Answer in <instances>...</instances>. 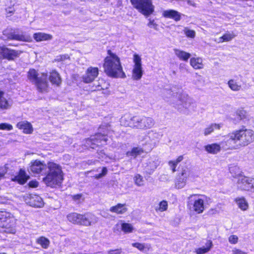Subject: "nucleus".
I'll use <instances>...</instances> for the list:
<instances>
[{"mask_svg":"<svg viewBox=\"0 0 254 254\" xmlns=\"http://www.w3.org/2000/svg\"><path fill=\"white\" fill-rule=\"evenodd\" d=\"M30 169L36 174H45L43 182L48 187L56 188L61 186L64 180V174L61 166L54 162L49 161L47 165L39 160L31 162Z\"/></svg>","mask_w":254,"mask_h":254,"instance_id":"obj_1","label":"nucleus"},{"mask_svg":"<svg viewBox=\"0 0 254 254\" xmlns=\"http://www.w3.org/2000/svg\"><path fill=\"white\" fill-rule=\"evenodd\" d=\"M228 136L229 140L226 141L227 149H238L254 142V130L245 126L233 130Z\"/></svg>","mask_w":254,"mask_h":254,"instance_id":"obj_2","label":"nucleus"},{"mask_svg":"<svg viewBox=\"0 0 254 254\" xmlns=\"http://www.w3.org/2000/svg\"><path fill=\"white\" fill-rule=\"evenodd\" d=\"M104 73L110 77L124 78L126 77L120 58L111 49L107 50V55L103 60Z\"/></svg>","mask_w":254,"mask_h":254,"instance_id":"obj_3","label":"nucleus"},{"mask_svg":"<svg viewBox=\"0 0 254 254\" xmlns=\"http://www.w3.org/2000/svg\"><path fill=\"white\" fill-rule=\"evenodd\" d=\"M122 126L142 130L152 128L154 125V120L150 117L143 116L141 118L129 114H125L120 120Z\"/></svg>","mask_w":254,"mask_h":254,"instance_id":"obj_4","label":"nucleus"},{"mask_svg":"<svg viewBox=\"0 0 254 254\" xmlns=\"http://www.w3.org/2000/svg\"><path fill=\"white\" fill-rule=\"evenodd\" d=\"M108 140L107 133L97 132L85 138L82 146L84 149L88 150L96 149L107 145Z\"/></svg>","mask_w":254,"mask_h":254,"instance_id":"obj_5","label":"nucleus"},{"mask_svg":"<svg viewBox=\"0 0 254 254\" xmlns=\"http://www.w3.org/2000/svg\"><path fill=\"white\" fill-rule=\"evenodd\" d=\"M108 140L107 133L97 132L85 138L82 146L84 149L88 150L96 149L107 145Z\"/></svg>","mask_w":254,"mask_h":254,"instance_id":"obj_6","label":"nucleus"},{"mask_svg":"<svg viewBox=\"0 0 254 254\" xmlns=\"http://www.w3.org/2000/svg\"><path fill=\"white\" fill-rule=\"evenodd\" d=\"M42 77H39L38 71L34 68H30L27 72L28 79L37 87L38 91L41 93L47 92L49 87L48 81L46 79V73H42Z\"/></svg>","mask_w":254,"mask_h":254,"instance_id":"obj_7","label":"nucleus"},{"mask_svg":"<svg viewBox=\"0 0 254 254\" xmlns=\"http://www.w3.org/2000/svg\"><path fill=\"white\" fill-rule=\"evenodd\" d=\"M16 219L10 212L3 210L0 211V228L7 233L14 234Z\"/></svg>","mask_w":254,"mask_h":254,"instance_id":"obj_8","label":"nucleus"},{"mask_svg":"<svg viewBox=\"0 0 254 254\" xmlns=\"http://www.w3.org/2000/svg\"><path fill=\"white\" fill-rule=\"evenodd\" d=\"M132 7L145 17L153 14L154 6L152 0H130Z\"/></svg>","mask_w":254,"mask_h":254,"instance_id":"obj_9","label":"nucleus"},{"mask_svg":"<svg viewBox=\"0 0 254 254\" xmlns=\"http://www.w3.org/2000/svg\"><path fill=\"white\" fill-rule=\"evenodd\" d=\"M22 52L11 49L5 45L0 46V59L7 61H15L18 59Z\"/></svg>","mask_w":254,"mask_h":254,"instance_id":"obj_10","label":"nucleus"},{"mask_svg":"<svg viewBox=\"0 0 254 254\" xmlns=\"http://www.w3.org/2000/svg\"><path fill=\"white\" fill-rule=\"evenodd\" d=\"M190 170L187 166L182 167L179 171L175 181V187L177 189L184 188L190 176Z\"/></svg>","mask_w":254,"mask_h":254,"instance_id":"obj_11","label":"nucleus"},{"mask_svg":"<svg viewBox=\"0 0 254 254\" xmlns=\"http://www.w3.org/2000/svg\"><path fill=\"white\" fill-rule=\"evenodd\" d=\"M188 208L196 214L202 213L205 210L204 200L202 198H194L192 202L190 200L187 202Z\"/></svg>","mask_w":254,"mask_h":254,"instance_id":"obj_12","label":"nucleus"},{"mask_svg":"<svg viewBox=\"0 0 254 254\" xmlns=\"http://www.w3.org/2000/svg\"><path fill=\"white\" fill-rule=\"evenodd\" d=\"M99 74V69L98 67L89 66L82 76V80L84 83H92L97 78Z\"/></svg>","mask_w":254,"mask_h":254,"instance_id":"obj_13","label":"nucleus"},{"mask_svg":"<svg viewBox=\"0 0 254 254\" xmlns=\"http://www.w3.org/2000/svg\"><path fill=\"white\" fill-rule=\"evenodd\" d=\"M4 35L8 40H16L18 41L27 42L28 38L23 34L17 33L15 30L11 29L9 32H5Z\"/></svg>","mask_w":254,"mask_h":254,"instance_id":"obj_14","label":"nucleus"},{"mask_svg":"<svg viewBox=\"0 0 254 254\" xmlns=\"http://www.w3.org/2000/svg\"><path fill=\"white\" fill-rule=\"evenodd\" d=\"M93 216H94V214L89 212H87L83 214H79L78 225L85 226H91L92 223Z\"/></svg>","mask_w":254,"mask_h":254,"instance_id":"obj_15","label":"nucleus"},{"mask_svg":"<svg viewBox=\"0 0 254 254\" xmlns=\"http://www.w3.org/2000/svg\"><path fill=\"white\" fill-rule=\"evenodd\" d=\"M234 118L232 120L235 122H239L244 120H249V115L248 112L245 110L244 107H240L234 113Z\"/></svg>","mask_w":254,"mask_h":254,"instance_id":"obj_16","label":"nucleus"},{"mask_svg":"<svg viewBox=\"0 0 254 254\" xmlns=\"http://www.w3.org/2000/svg\"><path fill=\"white\" fill-rule=\"evenodd\" d=\"M29 178V176L26 174L25 171L23 169H20L17 174L11 179V180L20 185H24Z\"/></svg>","mask_w":254,"mask_h":254,"instance_id":"obj_17","label":"nucleus"},{"mask_svg":"<svg viewBox=\"0 0 254 254\" xmlns=\"http://www.w3.org/2000/svg\"><path fill=\"white\" fill-rule=\"evenodd\" d=\"M16 127L19 129L22 130L23 132L25 134H31L33 131L31 124L27 121L18 122Z\"/></svg>","mask_w":254,"mask_h":254,"instance_id":"obj_18","label":"nucleus"},{"mask_svg":"<svg viewBox=\"0 0 254 254\" xmlns=\"http://www.w3.org/2000/svg\"><path fill=\"white\" fill-rule=\"evenodd\" d=\"M49 80L53 85L57 86L61 84L62 81L60 73L56 69H53L49 72Z\"/></svg>","mask_w":254,"mask_h":254,"instance_id":"obj_19","label":"nucleus"},{"mask_svg":"<svg viewBox=\"0 0 254 254\" xmlns=\"http://www.w3.org/2000/svg\"><path fill=\"white\" fill-rule=\"evenodd\" d=\"M162 16L165 18L173 19L175 21H179L181 19V14L174 9L164 10L162 13Z\"/></svg>","mask_w":254,"mask_h":254,"instance_id":"obj_20","label":"nucleus"},{"mask_svg":"<svg viewBox=\"0 0 254 254\" xmlns=\"http://www.w3.org/2000/svg\"><path fill=\"white\" fill-rule=\"evenodd\" d=\"M204 149L208 153L216 154L221 151V147L220 144L213 143L206 145L204 146Z\"/></svg>","mask_w":254,"mask_h":254,"instance_id":"obj_21","label":"nucleus"},{"mask_svg":"<svg viewBox=\"0 0 254 254\" xmlns=\"http://www.w3.org/2000/svg\"><path fill=\"white\" fill-rule=\"evenodd\" d=\"M190 65L194 69H201L204 67L203 60L199 57H192L190 59Z\"/></svg>","mask_w":254,"mask_h":254,"instance_id":"obj_22","label":"nucleus"},{"mask_svg":"<svg viewBox=\"0 0 254 254\" xmlns=\"http://www.w3.org/2000/svg\"><path fill=\"white\" fill-rule=\"evenodd\" d=\"M212 241L210 240H208L205 243V246H203L195 250L194 252L196 254H205L209 252L213 247Z\"/></svg>","mask_w":254,"mask_h":254,"instance_id":"obj_23","label":"nucleus"},{"mask_svg":"<svg viewBox=\"0 0 254 254\" xmlns=\"http://www.w3.org/2000/svg\"><path fill=\"white\" fill-rule=\"evenodd\" d=\"M127 210L126 206V204L118 203L115 206L110 208V211L112 212L116 213L118 214H123Z\"/></svg>","mask_w":254,"mask_h":254,"instance_id":"obj_24","label":"nucleus"},{"mask_svg":"<svg viewBox=\"0 0 254 254\" xmlns=\"http://www.w3.org/2000/svg\"><path fill=\"white\" fill-rule=\"evenodd\" d=\"M52 38V35L42 32H37L33 34V38L37 42L50 40Z\"/></svg>","mask_w":254,"mask_h":254,"instance_id":"obj_25","label":"nucleus"},{"mask_svg":"<svg viewBox=\"0 0 254 254\" xmlns=\"http://www.w3.org/2000/svg\"><path fill=\"white\" fill-rule=\"evenodd\" d=\"M4 93L0 89V109L7 110L11 107V103L6 98L3 97Z\"/></svg>","mask_w":254,"mask_h":254,"instance_id":"obj_26","label":"nucleus"},{"mask_svg":"<svg viewBox=\"0 0 254 254\" xmlns=\"http://www.w3.org/2000/svg\"><path fill=\"white\" fill-rule=\"evenodd\" d=\"M175 55L180 60L184 62H187L190 57V54L189 53L184 51L175 49L174 50Z\"/></svg>","mask_w":254,"mask_h":254,"instance_id":"obj_27","label":"nucleus"},{"mask_svg":"<svg viewBox=\"0 0 254 254\" xmlns=\"http://www.w3.org/2000/svg\"><path fill=\"white\" fill-rule=\"evenodd\" d=\"M221 127V124L212 123L204 129L203 134L205 136H207L212 133L215 129H220Z\"/></svg>","mask_w":254,"mask_h":254,"instance_id":"obj_28","label":"nucleus"},{"mask_svg":"<svg viewBox=\"0 0 254 254\" xmlns=\"http://www.w3.org/2000/svg\"><path fill=\"white\" fill-rule=\"evenodd\" d=\"M143 75L142 67L133 66L132 71V77L134 80L140 79Z\"/></svg>","mask_w":254,"mask_h":254,"instance_id":"obj_29","label":"nucleus"},{"mask_svg":"<svg viewBox=\"0 0 254 254\" xmlns=\"http://www.w3.org/2000/svg\"><path fill=\"white\" fill-rule=\"evenodd\" d=\"M184 159V156H179L175 160H170L168 162V164L170 166L172 172L175 173L177 171V166L178 164Z\"/></svg>","mask_w":254,"mask_h":254,"instance_id":"obj_30","label":"nucleus"},{"mask_svg":"<svg viewBox=\"0 0 254 254\" xmlns=\"http://www.w3.org/2000/svg\"><path fill=\"white\" fill-rule=\"evenodd\" d=\"M36 242L44 249H47L50 244V240L44 236H40L36 240Z\"/></svg>","mask_w":254,"mask_h":254,"instance_id":"obj_31","label":"nucleus"},{"mask_svg":"<svg viewBox=\"0 0 254 254\" xmlns=\"http://www.w3.org/2000/svg\"><path fill=\"white\" fill-rule=\"evenodd\" d=\"M227 84L229 87L234 91H239L242 88L241 84L234 79H230Z\"/></svg>","mask_w":254,"mask_h":254,"instance_id":"obj_32","label":"nucleus"},{"mask_svg":"<svg viewBox=\"0 0 254 254\" xmlns=\"http://www.w3.org/2000/svg\"><path fill=\"white\" fill-rule=\"evenodd\" d=\"M234 201L242 210H246L248 209V203L244 197H237L234 199Z\"/></svg>","mask_w":254,"mask_h":254,"instance_id":"obj_33","label":"nucleus"},{"mask_svg":"<svg viewBox=\"0 0 254 254\" xmlns=\"http://www.w3.org/2000/svg\"><path fill=\"white\" fill-rule=\"evenodd\" d=\"M144 153L143 148L138 147H133L130 151L127 153V155L133 157L134 158H136L137 156Z\"/></svg>","mask_w":254,"mask_h":254,"instance_id":"obj_34","label":"nucleus"},{"mask_svg":"<svg viewBox=\"0 0 254 254\" xmlns=\"http://www.w3.org/2000/svg\"><path fill=\"white\" fill-rule=\"evenodd\" d=\"M236 36L233 32L226 33L219 38V43L227 42L231 41Z\"/></svg>","mask_w":254,"mask_h":254,"instance_id":"obj_35","label":"nucleus"},{"mask_svg":"<svg viewBox=\"0 0 254 254\" xmlns=\"http://www.w3.org/2000/svg\"><path fill=\"white\" fill-rule=\"evenodd\" d=\"M79 213L76 212H71L68 214L66 216L67 219L68 221L72 223L73 224L78 225L79 219Z\"/></svg>","mask_w":254,"mask_h":254,"instance_id":"obj_36","label":"nucleus"},{"mask_svg":"<svg viewBox=\"0 0 254 254\" xmlns=\"http://www.w3.org/2000/svg\"><path fill=\"white\" fill-rule=\"evenodd\" d=\"M110 84L108 82L103 79H100L98 80V85L96 86L97 90H104L109 88Z\"/></svg>","mask_w":254,"mask_h":254,"instance_id":"obj_37","label":"nucleus"},{"mask_svg":"<svg viewBox=\"0 0 254 254\" xmlns=\"http://www.w3.org/2000/svg\"><path fill=\"white\" fill-rule=\"evenodd\" d=\"M122 230L125 233H130L132 232L133 228L132 225L128 223H123L121 224Z\"/></svg>","mask_w":254,"mask_h":254,"instance_id":"obj_38","label":"nucleus"},{"mask_svg":"<svg viewBox=\"0 0 254 254\" xmlns=\"http://www.w3.org/2000/svg\"><path fill=\"white\" fill-rule=\"evenodd\" d=\"M133 180L135 185L137 186L140 187L144 185L143 177L139 174H135L133 177Z\"/></svg>","mask_w":254,"mask_h":254,"instance_id":"obj_39","label":"nucleus"},{"mask_svg":"<svg viewBox=\"0 0 254 254\" xmlns=\"http://www.w3.org/2000/svg\"><path fill=\"white\" fill-rule=\"evenodd\" d=\"M159 207L156 208V210L163 212L167 210L168 208V203L166 200H162L160 202L159 204Z\"/></svg>","mask_w":254,"mask_h":254,"instance_id":"obj_40","label":"nucleus"},{"mask_svg":"<svg viewBox=\"0 0 254 254\" xmlns=\"http://www.w3.org/2000/svg\"><path fill=\"white\" fill-rule=\"evenodd\" d=\"M133 62L134 64L133 66L142 67L141 59L140 56L136 53L133 55Z\"/></svg>","mask_w":254,"mask_h":254,"instance_id":"obj_41","label":"nucleus"},{"mask_svg":"<svg viewBox=\"0 0 254 254\" xmlns=\"http://www.w3.org/2000/svg\"><path fill=\"white\" fill-rule=\"evenodd\" d=\"M67 60H70V57L68 54L60 55L56 57L54 61L56 62H61Z\"/></svg>","mask_w":254,"mask_h":254,"instance_id":"obj_42","label":"nucleus"},{"mask_svg":"<svg viewBox=\"0 0 254 254\" xmlns=\"http://www.w3.org/2000/svg\"><path fill=\"white\" fill-rule=\"evenodd\" d=\"M108 170L106 167H103L102 169V171L101 173L96 174L93 176V177L96 179H99L103 177L106 176L107 174Z\"/></svg>","mask_w":254,"mask_h":254,"instance_id":"obj_43","label":"nucleus"},{"mask_svg":"<svg viewBox=\"0 0 254 254\" xmlns=\"http://www.w3.org/2000/svg\"><path fill=\"white\" fill-rule=\"evenodd\" d=\"M184 32L187 37L190 38H194L195 37V32L193 30L189 29L186 28L184 30Z\"/></svg>","mask_w":254,"mask_h":254,"instance_id":"obj_44","label":"nucleus"},{"mask_svg":"<svg viewBox=\"0 0 254 254\" xmlns=\"http://www.w3.org/2000/svg\"><path fill=\"white\" fill-rule=\"evenodd\" d=\"M12 129L13 127L10 124L5 123L0 124V129L1 130H11Z\"/></svg>","mask_w":254,"mask_h":254,"instance_id":"obj_45","label":"nucleus"},{"mask_svg":"<svg viewBox=\"0 0 254 254\" xmlns=\"http://www.w3.org/2000/svg\"><path fill=\"white\" fill-rule=\"evenodd\" d=\"M132 246L137 249L140 251H144L146 248L144 244L138 242L132 243Z\"/></svg>","mask_w":254,"mask_h":254,"instance_id":"obj_46","label":"nucleus"},{"mask_svg":"<svg viewBox=\"0 0 254 254\" xmlns=\"http://www.w3.org/2000/svg\"><path fill=\"white\" fill-rule=\"evenodd\" d=\"M229 242L231 244H236L238 242V237L236 235H231L228 238Z\"/></svg>","mask_w":254,"mask_h":254,"instance_id":"obj_47","label":"nucleus"},{"mask_svg":"<svg viewBox=\"0 0 254 254\" xmlns=\"http://www.w3.org/2000/svg\"><path fill=\"white\" fill-rule=\"evenodd\" d=\"M38 185V182L36 180H32L28 183L29 187L33 188H37Z\"/></svg>","mask_w":254,"mask_h":254,"instance_id":"obj_48","label":"nucleus"},{"mask_svg":"<svg viewBox=\"0 0 254 254\" xmlns=\"http://www.w3.org/2000/svg\"><path fill=\"white\" fill-rule=\"evenodd\" d=\"M232 252V254H248L246 252L237 248H234Z\"/></svg>","mask_w":254,"mask_h":254,"instance_id":"obj_49","label":"nucleus"},{"mask_svg":"<svg viewBox=\"0 0 254 254\" xmlns=\"http://www.w3.org/2000/svg\"><path fill=\"white\" fill-rule=\"evenodd\" d=\"M108 254H121V249H117L114 250H110L108 252Z\"/></svg>","mask_w":254,"mask_h":254,"instance_id":"obj_50","label":"nucleus"},{"mask_svg":"<svg viewBox=\"0 0 254 254\" xmlns=\"http://www.w3.org/2000/svg\"><path fill=\"white\" fill-rule=\"evenodd\" d=\"M82 196V194L81 193H78L74 195H71V198L74 201H76L79 200Z\"/></svg>","mask_w":254,"mask_h":254,"instance_id":"obj_51","label":"nucleus"},{"mask_svg":"<svg viewBox=\"0 0 254 254\" xmlns=\"http://www.w3.org/2000/svg\"><path fill=\"white\" fill-rule=\"evenodd\" d=\"M218 213V211L216 208H210L208 211V213L209 215H215Z\"/></svg>","mask_w":254,"mask_h":254,"instance_id":"obj_52","label":"nucleus"},{"mask_svg":"<svg viewBox=\"0 0 254 254\" xmlns=\"http://www.w3.org/2000/svg\"><path fill=\"white\" fill-rule=\"evenodd\" d=\"M154 171V169L148 170L145 171V174L147 175L152 174Z\"/></svg>","mask_w":254,"mask_h":254,"instance_id":"obj_53","label":"nucleus"},{"mask_svg":"<svg viewBox=\"0 0 254 254\" xmlns=\"http://www.w3.org/2000/svg\"><path fill=\"white\" fill-rule=\"evenodd\" d=\"M187 3L191 5L194 6V3H192L191 0H185Z\"/></svg>","mask_w":254,"mask_h":254,"instance_id":"obj_54","label":"nucleus"},{"mask_svg":"<svg viewBox=\"0 0 254 254\" xmlns=\"http://www.w3.org/2000/svg\"><path fill=\"white\" fill-rule=\"evenodd\" d=\"M4 176V174L1 172H0V180Z\"/></svg>","mask_w":254,"mask_h":254,"instance_id":"obj_55","label":"nucleus"},{"mask_svg":"<svg viewBox=\"0 0 254 254\" xmlns=\"http://www.w3.org/2000/svg\"><path fill=\"white\" fill-rule=\"evenodd\" d=\"M196 195H198V194H191V195H190V196L189 197V199H190V197H192V196H196Z\"/></svg>","mask_w":254,"mask_h":254,"instance_id":"obj_56","label":"nucleus"},{"mask_svg":"<svg viewBox=\"0 0 254 254\" xmlns=\"http://www.w3.org/2000/svg\"><path fill=\"white\" fill-rule=\"evenodd\" d=\"M252 189L253 190V191H254V182L253 183L252 185Z\"/></svg>","mask_w":254,"mask_h":254,"instance_id":"obj_57","label":"nucleus"},{"mask_svg":"<svg viewBox=\"0 0 254 254\" xmlns=\"http://www.w3.org/2000/svg\"><path fill=\"white\" fill-rule=\"evenodd\" d=\"M99 128L104 129V126H100L99 127Z\"/></svg>","mask_w":254,"mask_h":254,"instance_id":"obj_58","label":"nucleus"},{"mask_svg":"<svg viewBox=\"0 0 254 254\" xmlns=\"http://www.w3.org/2000/svg\"><path fill=\"white\" fill-rule=\"evenodd\" d=\"M0 254H6L5 253H0Z\"/></svg>","mask_w":254,"mask_h":254,"instance_id":"obj_59","label":"nucleus"},{"mask_svg":"<svg viewBox=\"0 0 254 254\" xmlns=\"http://www.w3.org/2000/svg\"><path fill=\"white\" fill-rule=\"evenodd\" d=\"M106 127H107V126H109V127H110V125H106Z\"/></svg>","mask_w":254,"mask_h":254,"instance_id":"obj_60","label":"nucleus"}]
</instances>
